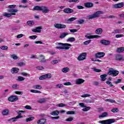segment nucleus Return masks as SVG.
<instances>
[{"mask_svg": "<svg viewBox=\"0 0 124 124\" xmlns=\"http://www.w3.org/2000/svg\"><path fill=\"white\" fill-rule=\"evenodd\" d=\"M114 33H121V32H122V30L120 29H116L114 30Z\"/></svg>", "mask_w": 124, "mask_h": 124, "instance_id": "obj_52", "label": "nucleus"}, {"mask_svg": "<svg viewBox=\"0 0 124 124\" xmlns=\"http://www.w3.org/2000/svg\"><path fill=\"white\" fill-rule=\"evenodd\" d=\"M102 31H103L102 29L99 28L95 30V32L96 34H101L102 33Z\"/></svg>", "mask_w": 124, "mask_h": 124, "instance_id": "obj_23", "label": "nucleus"}, {"mask_svg": "<svg viewBox=\"0 0 124 124\" xmlns=\"http://www.w3.org/2000/svg\"><path fill=\"white\" fill-rule=\"evenodd\" d=\"M50 78H52V74H46L45 75L41 76L39 79V80H44V79H50Z\"/></svg>", "mask_w": 124, "mask_h": 124, "instance_id": "obj_6", "label": "nucleus"}, {"mask_svg": "<svg viewBox=\"0 0 124 124\" xmlns=\"http://www.w3.org/2000/svg\"><path fill=\"white\" fill-rule=\"evenodd\" d=\"M73 120V117H69L66 119V122H72Z\"/></svg>", "mask_w": 124, "mask_h": 124, "instance_id": "obj_62", "label": "nucleus"}, {"mask_svg": "<svg viewBox=\"0 0 124 124\" xmlns=\"http://www.w3.org/2000/svg\"><path fill=\"white\" fill-rule=\"evenodd\" d=\"M25 78L23 77L19 76L17 77V81H24L25 80Z\"/></svg>", "mask_w": 124, "mask_h": 124, "instance_id": "obj_44", "label": "nucleus"}, {"mask_svg": "<svg viewBox=\"0 0 124 124\" xmlns=\"http://www.w3.org/2000/svg\"><path fill=\"white\" fill-rule=\"evenodd\" d=\"M76 19H77V17H71V18L67 19V21L68 22H73V21L76 20Z\"/></svg>", "mask_w": 124, "mask_h": 124, "instance_id": "obj_49", "label": "nucleus"}, {"mask_svg": "<svg viewBox=\"0 0 124 124\" xmlns=\"http://www.w3.org/2000/svg\"><path fill=\"white\" fill-rule=\"evenodd\" d=\"M8 99L9 101H10L11 102H15V101L19 100V98L16 95H12L9 97Z\"/></svg>", "mask_w": 124, "mask_h": 124, "instance_id": "obj_8", "label": "nucleus"}, {"mask_svg": "<svg viewBox=\"0 0 124 124\" xmlns=\"http://www.w3.org/2000/svg\"><path fill=\"white\" fill-rule=\"evenodd\" d=\"M32 88L37 89V90H40V89H42V86H41V85H36L33 86Z\"/></svg>", "mask_w": 124, "mask_h": 124, "instance_id": "obj_37", "label": "nucleus"}, {"mask_svg": "<svg viewBox=\"0 0 124 124\" xmlns=\"http://www.w3.org/2000/svg\"><path fill=\"white\" fill-rule=\"evenodd\" d=\"M67 42H73V41H75V38L74 37H70L67 39Z\"/></svg>", "mask_w": 124, "mask_h": 124, "instance_id": "obj_40", "label": "nucleus"}, {"mask_svg": "<svg viewBox=\"0 0 124 124\" xmlns=\"http://www.w3.org/2000/svg\"><path fill=\"white\" fill-rule=\"evenodd\" d=\"M69 33L68 32H63L60 36V38H64L66 35H68Z\"/></svg>", "mask_w": 124, "mask_h": 124, "instance_id": "obj_31", "label": "nucleus"}, {"mask_svg": "<svg viewBox=\"0 0 124 124\" xmlns=\"http://www.w3.org/2000/svg\"><path fill=\"white\" fill-rule=\"evenodd\" d=\"M29 38L30 39H36V38H37V36L36 35H32V36H29Z\"/></svg>", "mask_w": 124, "mask_h": 124, "instance_id": "obj_55", "label": "nucleus"}, {"mask_svg": "<svg viewBox=\"0 0 124 124\" xmlns=\"http://www.w3.org/2000/svg\"><path fill=\"white\" fill-rule=\"evenodd\" d=\"M50 115L52 116H58L60 114V112L58 110L53 111L50 113Z\"/></svg>", "mask_w": 124, "mask_h": 124, "instance_id": "obj_26", "label": "nucleus"}, {"mask_svg": "<svg viewBox=\"0 0 124 124\" xmlns=\"http://www.w3.org/2000/svg\"><path fill=\"white\" fill-rule=\"evenodd\" d=\"M90 109H91V107H86L85 108H84L82 109V110L84 112H87V111H89V110H90Z\"/></svg>", "mask_w": 124, "mask_h": 124, "instance_id": "obj_53", "label": "nucleus"}, {"mask_svg": "<svg viewBox=\"0 0 124 124\" xmlns=\"http://www.w3.org/2000/svg\"><path fill=\"white\" fill-rule=\"evenodd\" d=\"M85 82V80L82 79V78H79L78 79H77L76 81V84L77 85H81V84H83Z\"/></svg>", "mask_w": 124, "mask_h": 124, "instance_id": "obj_17", "label": "nucleus"}, {"mask_svg": "<svg viewBox=\"0 0 124 124\" xmlns=\"http://www.w3.org/2000/svg\"><path fill=\"white\" fill-rule=\"evenodd\" d=\"M21 75H23V76H26V77H30V74L23 72V73H21Z\"/></svg>", "mask_w": 124, "mask_h": 124, "instance_id": "obj_51", "label": "nucleus"}, {"mask_svg": "<svg viewBox=\"0 0 124 124\" xmlns=\"http://www.w3.org/2000/svg\"><path fill=\"white\" fill-rule=\"evenodd\" d=\"M36 69L38 70H42V69H44V67L43 66H39L36 67Z\"/></svg>", "mask_w": 124, "mask_h": 124, "instance_id": "obj_57", "label": "nucleus"}, {"mask_svg": "<svg viewBox=\"0 0 124 124\" xmlns=\"http://www.w3.org/2000/svg\"><path fill=\"white\" fill-rule=\"evenodd\" d=\"M70 70L69 68L66 67L62 68V71L63 73H67V72H69Z\"/></svg>", "mask_w": 124, "mask_h": 124, "instance_id": "obj_25", "label": "nucleus"}, {"mask_svg": "<svg viewBox=\"0 0 124 124\" xmlns=\"http://www.w3.org/2000/svg\"><path fill=\"white\" fill-rule=\"evenodd\" d=\"M107 77V75L103 74L100 76V78L101 81H104L106 80V78Z\"/></svg>", "mask_w": 124, "mask_h": 124, "instance_id": "obj_29", "label": "nucleus"}, {"mask_svg": "<svg viewBox=\"0 0 124 124\" xmlns=\"http://www.w3.org/2000/svg\"><path fill=\"white\" fill-rule=\"evenodd\" d=\"M31 93H41V92L37 90H30Z\"/></svg>", "mask_w": 124, "mask_h": 124, "instance_id": "obj_41", "label": "nucleus"}, {"mask_svg": "<svg viewBox=\"0 0 124 124\" xmlns=\"http://www.w3.org/2000/svg\"><path fill=\"white\" fill-rule=\"evenodd\" d=\"M108 113L106 112H103L102 114L100 115H99V118H105L107 117Z\"/></svg>", "mask_w": 124, "mask_h": 124, "instance_id": "obj_30", "label": "nucleus"}, {"mask_svg": "<svg viewBox=\"0 0 124 124\" xmlns=\"http://www.w3.org/2000/svg\"><path fill=\"white\" fill-rule=\"evenodd\" d=\"M67 115H74L75 111H68L66 112Z\"/></svg>", "mask_w": 124, "mask_h": 124, "instance_id": "obj_45", "label": "nucleus"}, {"mask_svg": "<svg viewBox=\"0 0 124 124\" xmlns=\"http://www.w3.org/2000/svg\"><path fill=\"white\" fill-rule=\"evenodd\" d=\"M41 11H42L43 13H48L50 10L48 9V7L42 6H41Z\"/></svg>", "mask_w": 124, "mask_h": 124, "instance_id": "obj_10", "label": "nucleus"}, {"mask_svg": "<svg viewBox=\"0 0 124 124\" xmlns=\"http://www.w3.org/2000/svg\"><path fill=\"white\" fill-rule=\"evenodd\" d=\"M66 28V26L64 24H60V30L62 29H65Z\"/></svg>", "mask_w": 124, "mask_h": 124, "instance_id": "obj_61", "label": "nucleus"}, {"mask_svg": "<svg viewBox=\"0 0 124 124\" xmlns=\"http://www.w3.org/2000/svg\"><path fill=\"white\" fill-rule=\"evenodd\" d=\"M21 115H22V114L20 112H18V115L16 117L11 118L8 119V122L13 121V122H16V120H18V119H21L22 118H23V116H22Z\"/></svg>", "mask_w": 124, "mask_h": 124, "instance_id": "obj_5", "label": "nucleus"}, {"mask_svg": "<svg viewBox=\"0 0 124 124\" xmlns=\"http://www.w3.org/2000/svg\"><path fill=\"white\" fill-rule=\"evenodd\" d=\"M27 24L29 26H33V25H34V22L31 20H29L27 21Z\"/></svg>", "mask_w": 124, "mask_h": 124, "instance_id": "obj_42", "label": "nucleus"}, {"mask_svg": "<svg viewBox=\"0 0 124 124\" xmlns=\"http://www.w3.org/2000/svg\"><path fill=\"white\" fill-rule=\"evenodd\" d=\"M41 6H34V8H33V10L34 11H41Z\"/></svg>", "mask_w": 124, "mask_h": 124, "instance_id": "obj_33", "label": "nucleus"}, {"mask_svg": "<svg viewBox=\"0 0 124 124\" xmlns=\"http://www.w3.org/2000/svg\"><path fill=\"white\" fill-rule=\"evenodd\" d=\"M60 62V60H53L51 62V63L53 65L57 64V63H59Z\"/></svg>", "mask_w": 124, "mask_h": 124, "instance_id": "obj_36", "label": "nucleus"}, {"mask_svg": "<svg viewBox=\"0 0 124 124\" xmlns=\"http://www.w3.org/2000/svg\"><path fill=\"white\" fill-rule=\"evenodd\" d=\"M63 87V85L62 84H59L56 85V87L58 88L59 89H61V88H62Z\"/></svg>", "mask_w": 124, "mask_h": 124, "instance_id": "obj_63", "label": "nucleus"}, {"mask_svg": "<svg viewBox=\"0 0 124 124\" xmlns=\"http://www.w3.org/2000/svg\"><path fill=\"white\" fill-rule=\"evenodd\" d=\"M47 98H43L41 99H40L39 100L37 101V102H38V103H45V102H46L47 101Z\"/></svg>", "mask_w": 124, "mask_h": 124, "instance_id": "obj_20", "label": "nucleus"}, {"mask_svg": "<svg viewBox=\"0 0 124 124\" xmlns=\"http://www.w3.org/2000/svg\"><path fill=\"white\" fill-rule=\"evenodd\" d=\"M0 49H1V50H6V51H7V50H8V46H1L0 47Z\"/></svg>", "mask_w": 124, "mask_h": 124, "instance_id": "obj_43", "label": "nucleus"}, {"mask_svg": "<svg viewBox=\"0 0 124 124\" xmlns=\"http://www.w3.org/2000/svg\"><path fill=\"white\" fill-rule=\"evenodd\" d=\"M105 101H108V102H110V103H116V101H115V100L111 99H106Z\"/></svg>", "mask_w": 124, "mask_h": 124, "instance_id": "obj_39", "label": "nucleus"}, {"mask_svg": "<svg viewBox=\"0 0 124 124\" xmlns=\"http://www.w3.org/2000/svg\"><path fill=\"white\" fill-rule=\"evenodd\" d=\"M67 106V105L65 104H63V103H60L58 105V107H66Z\"/></svg>", "mask_w": 124, "mask_h": 124, "instance_id": "obj_54", "label": "nucleus"}, {"mask_svg": "<svg viewBox=\"0 0 124 124\" xmlns=\"http://www.w3.org/2000/svg\"><path fill=\"white\" fill-rule=\"evenodd\" d=\"M91 96V94H84L81 96V97H89Z\"/></svg>", "mask_w": 124, "mask_h": 124, "instance_id": "obj_58", "label": "nucleus"}, {"mask_svg": "<svg viewBox=\"0 0 124 124\" xmlns=\"http://www.w3.org/2000/svg\"><path fill=\"white\" fill-rule=\"evenodd\" d=\"M86 56H87L86 52L82 53L78 57V61H84V60H86Z\"/></svg>", "mask_w": 124, "mask_h": 124, "instance_id": "obj_9", "label": "nucleus"}, {"mask_svg": "<svg viewBox=\"0 0 124 124\" xmlns=\"http://www.w3.org/2000/svg\"><path fill=\"white\" fill-rule=\"evenodd\" d=\"M18 72H19V68H18L15 67L11 69V73L12 74H14V73H18Z\"/></svg>", "mask_w": 124, "mask_h": 124, "instance_id": "obj_22", "label": "nucleus"}, {"mask_svg": "<svg viewBox=\"0 0 124 124\" xmlns=\"http://www.w3.org/2000/svg\"><path fill=\"white\" fill-rule=\"evenodd\" d=\"M124 2H122L121 3L113 4L112 5V8H113L114 9H118L119 8H122V7H124Z\"/></svg>", "mask_w": 124, "mask_h": 124, "instance_id": "obj_7", "label": "nucleus"}, {"mask_svg": "<svg viewBox=\"0 0 124 124\" xmlns=\"http://www.w3.org/2000/svg\"><path fill=\"white\" fill-rule=\"evenodd\" d=\"M77 23L78 25H83V24L85 23V20L80 19L78 20Z\"/></svg>", "mask_w": 124, "mask_h": 124, "instance_id": "obj_35", "label": "nucleus"}, {"mask_svg": "<svg viewBox=\"0 0 124 124\" xmlns=\"http://www.w3.org/2000/svg\"><path fill=\"white\" fill-rule=\"evenodd\" d=\"M8 12H11V13H16V12H18V10H17V9H11L8 10Z\"/></svg>", "mask_w": 124, "mask_h": 124, "instance_id": "obj_32", "label": "nucleus"}, {"mask_svg": "<svg viewBox=\"0 0 124 124\" xmlns=\"http://www.w3.org/2000/svg\"><path fill=\"white\" fill-rule=\"evenodd\" d=\"M100 14H103V12L101 11H98L92 15H89L87 16V19H88V20H92V19H95V18H98Z\"/></svg>", "mask_w": 124, "mask_h": 124, "instance_id": "obj_2", "label": "nucleus"}, {"mask_svg": "<svg viewBox=\"0 0 124 124\" xmlns=\"http://www.w3.org/2000/svg\"><path fill=\"white\" fill-rule=\"evenodd\" d=\"M85 37H86V38H88V39H93V38H98V37H100V36L97 35H90V36L85 35Z\"/></svg>", "mask_w": 124, "mask_h": 124, "instance_id": "obj_14", "label": "nucleus"}, {"mask_svg": "<svg viewBox=\"0 0 124 124\" xmlns=\"http://www.w3.org/2000/svg\"><path fill=\"white\" fill-rule=\"evenodd\" d=\"M10 57L12 59H13V60H18V56H17V55H16V54L11 55Z\"/></svg>", "mask_w": 124, "mask_h": 124, "instance_id": "obj_38", "label": "nucleus"}, {"mask_svg": "<svg viewBox=\"0 0 124 124\" xmlns=\"http://www.w3.org/2000/svg\"><path fill=\"white\" fill-rule=\"evenodd\" d=\"M84 6L87 8H91L93 7V3L91 2H86L84 3Z\"/></svg>", "mask_w": 124, "mask_h": 124, "instance_id": "obj_13", "label": "nucleus"}, {"mask_svg": "<svg viewBox=\"0 0 124 124\" xmlns=\"http://www.w3.org/2000/svg\"><path fill=\"white\" fill-rule=\"evenodd\" d=\"M121 82H122V79H118L117 80V81H114V84H116V85H117V84H119V83H121Z\"/></svg>", "mask_w": 124, "mask_h": 124, "instance_id": "obj_64", "label": "nucleus"}, {"mask_svg": "<svg viewBox=\"0 0 124 124\" xmlns=\"http://www.w3.org/2000/svg\"><path fill=\"white\" fill-rule=\"evenodd\" d=\"M34 119V117H31L26 119V122L28 123V122H31V121H33Z\"/></svg>", "mask_w": 124, "mask_h": 124, "instance_id": "obj_34", "label": "nucleus"}, {"mask_svg": "<svg viewBox=\"0 0 124 124\" xmlns=\"http://www.w3.org/2000/svg\"><path fill=\"white\" fill-rule=\"evenodd\" d=\"M118 111L119 110L118 108H114L111 110V111L113 113H117V112H118Z\"/></svg>", "mask_w": 124, "mask_h": 124, "instance_id": "obj_50", "label": "nucleus"}, {"mask_svg": "<svg viewBox=\"0 0 124 124\" xmlns=\"http://www.w3.org/2000/svg\"><path fill=\"white\" fill-rule=\"evenodd\" d=\"M110 41H107L106 40H102L100 41V43L103 44V45H109L110 44Z\"/></svg>", "mask_w": 124, "mask_h": 124, "instance_id": "obj_15", "label": "nucleus"}, {"mask_svg": "<svg viewBox=\"0 0 124 124\" xmlns=\"http://www.w3.org/2000/svg\"><path fill=\"white\" fill-rule=\"evenodd\" d=\"M46 119H41L39 120L37 122V124H45L46 123Z\"/></svg>", "mask_w": 124, "mask_h": 124, "instance_id": "obj_19", "label": "nucleus"}, {"mask_svg": "<svg viewBox=\"0 0 124 124\" xmlns=\"http://www.w3.org/2000/svg\"><path fill=\"white\" fill-rule=\"evenodd\" d=\"M12 15H16V13H5L3 14V16H5V17H7V18H9V17H11Z\"/></svg>", "mask_w": 124, "mask_h": 124, "instance_id": "obj_28", "label": "nucleus"}, {"mask_svg": "<svg viewBox=\"0 0 124 124\" xmlns=\"http://www.w3.org/2000/svg\"><path fill=\"white\" fill-rule=\"evenodd\" d=\"M108 75H113V76H117L119 74V71L114 70L113 68H110L108 73Z\"/></svg>", "mask_w": 124, "mask_h": 124, "instance_id": "obj_4", "label": "nucleus"}, {"mask_svg": "<svg viewBox=\"0 0 124 124\" xmlns=\"http://www.w3.org/2000/svg\"><path fill=\"white\" fill-rule=\"evenodd\" d=\"M18 66H23V65H26V63L24 62L17 63Z\"/></svg>", "mask_w": 124, "mask_h": 124, "instance_id": "obj_47", "label": "nucleus"}, {"mask_svg": "<svg viewBox=\"0 0 124 124\" xmlns=\"http://www.w3.org/2000/svg\"><path fill=\"white\" fill-rule=\"evenodd\" d=\"M63 11L64 13H66L67 14H70V13H73V12H74L73 9L69 8H65Z\"/></svg>", "mask_w": 124, "mask_h": 124, "instance_id": "obj_11", "label": "nucleus"}, {"mask_svg": "<svg viewBox=\"0 0 124 124\" xmlns=\"http://www.w3.org/2000/svg\"><path fill=\"white\" fill-rule=\"evenodd\" d=\"M15 93H16V94H19V95H22L23 93H23V92L22 91H16L15 92Z\"/></svg>", "mask_w": 124, "mask_h": 124, "instance_id": "obj_48", "label": "nucleus"}, {"mask_svg": "<svg viewBox=\"0 0 124 124\" xmlns=\"http://www.w3.org/2000/svg\"><path fill=\"white\" fill-rule=\"evenodd\" d=\"M56 45H58L56 47V49L59 50H68L72 45L70 44L62 43H57Z\"/></svg>", "mask_w": 124, "mask_h": 124, "instance_id": "obj_1", "label": "nucleus"}, {"mask_svg": "<svg viewBox=\"0 0 124 124\" xmlns=\"http://www.w3.org/2000/svg\"><path fill=\"white\" fill-rule=\"evenodd\" d=\"M124 51V47H121L117 48L116 49L117 53H123Z\"/></svg>", "mask_w": 124, "mask_h": 124, "instance_id": "obj_27", "label": "nucleus"}, {"mask_svg": "<svg viewBox=\"0 0 124 124\" xmlns=\"http://www.w3.org/2000/svg\"><path fill=\"white\" fill-rule=\"evenodd\" d=\"M106 83L107 85H109V87H113V86H114L113 84H112V82H111V81H107L106 82Z\"/></svg>", "mask_w": 124, "mask_h": 124, "instance_id": "obj_56", "label": "nucleus"}, {"mask_svg": "<svg viewBox=\"0 0 124 124\" xmlns=\"http://www.w3.org/2000/svg\"><path fill=\"white\" fill-rule=\"evenodd\" d=\"M105 56V53L104 52H98L95 54V58H103Z\"/></svg>", "mask_w": 124, "mask_h": 124, "instance_id": "obj_12", "label": "nucleus"}, {"mask_svg": "<svg viewBox=\"0 0 124 124\" xmlns=\"http://www.w3.org/2000/svg\"><path fill=\"white\" fill-rule=\"evenodd\" d=\"M41 30H42V27L39 26L36 28L35 29L32 30V31H33V32H41Z\"/></svg>", "mask_w": 124, "mask_h": 124, "instance_id": "obj_16", "label": "nucleus"}, {"mask_svg": "<svg viewBox=\"0 0 124 124\" xmlns=\"http://www.w3.org/2000/svg\"><path fill=\"white\" fill-rule=\"evenodd\" d=\"M9 113V110L8 109H5L2 111V115L3 116H7Z\"/></svg>", "mask_w": 124, "mask_h": 124, "instance_id": "obj_21", "label": "nucleus"}, {"mask_svg": "<svg viewBox=\"0 0 124 124\" xmlns=\"http://www.w3.org/2000/svg\"><path fill=\"white\" fill-rule=\"evenodd\" d=\"M115 60L116 61H121L122 60H123L124 61V59H123V56L121 55H117L115 56Z\"/></svg>", "mask_w": 124, "mask_h": 124, "instance_id": "obj_24", "label": "nucleus"}, {"mask_svg": "<svg viewBox=\"0 0 124 124\" xmlns=\"http://www.w3.org/2000/svg\"><path fill=\"white\" fill-rule=\"evenodd\" d=\"M39 61L40 62H46V60H45V56L43 55H40Z\"/></svg>", "mask_w": 124, "mask_h": 124, "instance_id": "obj_18", "label": "nucleus"}, {"mask_svg": "<svg viewBox=\"0 0 124 124\" xmlns=\"http://www.w3.org/2000/svg\"><path fill=\"white\" fill-rule=\"evenodd\" d=\"M98 123L101 124H111L115 123V119H110L106 120L100 121Z\"/></svg>", "mask_w": 124, "mask_h": 124, "instance_id": "obj_3", "label": "nucleus"}, {"mask_svg": "<svg viewBox=\"0 0 124 124\" xmlns=\"http://www.w3.org/2000/svg\"><path fill=\"white\" fill-rule=\"evenodd\" d=\"M54 27H55L56 29H61V24L57 23V24H54Z\"/></svg>", "mask_w": 124, "mask_h": 124, "instance_id": "obj_46", "label": "nucleus"}, {"mask_svg": "<svg viewBox=\"0 0 124 124\" xmlns=\"http://www.w3.org/2000/svg\"><path fill=\"white\" fill-rule=\"evenodd\" d=\"M25 109H27V110H31V107L30 106L27 105L24 107Z\"/></svg>", "mask_w": 124, "mask_h": 124, "instance_id": "obj_59", "label": "nucleus"}, {"mask_svg": "<svg viewBox=\"0 0 124 124\" xmlns=\"http://www.w3.org/2000/svg\"><path fill=\"white\" fill-rule=\"evenodd\" d=\"M91 41H92V40H91L86 41L83 43V44L84 45H88V44H89V43H91Z\"/></svg>", "mask_w": 124, "mask_h": 124, "instance_id": "obj_60", "label": "nucleus"}]
</instances>
